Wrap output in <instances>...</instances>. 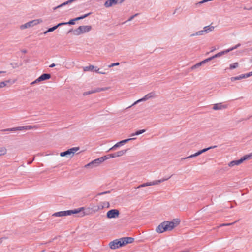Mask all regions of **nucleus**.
<instances>
[{"instance_id": "obj_1", "label": "nucleus", "mask_w": 252, "mask_h": 252, "mask_svg": "<svg viewBox=\"0 0 252 252\" xmlns=\"http://www.w3.org/2000/svg\"><path fill=\"white\" fill-rule=\"evenodd\" d=\"M178 219H174L171 221H164L160 224L156 228V231L158 233H163L166 231H170L179 224Z\"/></svg>"}, {"instance_id": "obj_2", "label": "nucleus", "mask_w": 252, "mask_h": 252, "mask_svg": "<svg viewBox=\"0 0 252 252\" xmlns=\"http://www.w3.org/2000/svg\"><path fill=\"white\" fill-rule=\"evenodd\" d=\"M84 210V207H81L72 210L63 211L55 213L53 214V216L55 217H63L79 213L78 216L82 217L86 215L85 212H83Z\"/></svg>"}, {"instance_id": "obj_3", "label": "nucleus", "mask_w": 252, "mask_h": 252, "mask_svg": "<svg viewBox=\"0 0 252 252\" xmlns=\"http://www.w3.org/2000/svg\"><path fill=\"white\" fill-rule=\"evenodd\" d=\"M91 29L92 27L91 26H80L75 30H73L72 29L70 30L68 33L72 32L74 35H79L89 32Z\"/></svg>"}, {"instance_id": "obj_4", "label": "nucleus", "mask_w": 252, "mask_h": 252, "mask_svg": "<svg viewBox=\"0 0 252 252\" xmlns=\"http://www.w3.org/2000/svg\"><path fill=\"white\" fill-rule=\"evenodd\" d=\"M42 22L43 20L41 19H35L21 25L20 28L21 29H27L36 25Z\"/></svg>"}, {"instance_id": "obj_5", "label": "nucleus", "mask_w": 252, "mask_h": 252, "mask_svg": "<svg viewBox=\"0 0 252 252\" xmlns=\"http://www.w3.org/2000/svg\"><path fill=\"white\" fill-rule=\"evenodd\" d=\"M79 147H73L67 150L66 151L60 153V155L61 157H66L68 158H72L75 152L78 151Z\"/></svg>"}, {"instance_id": "obj_6", "label": "nucleus", "mask_w": 252, "mask_h": 252, "mask_svg": "<svg viewBox=\"0 0 252 252\" xmlns=\"http://www.w3.org/2000/svg\"><path fill=\"white\" fill-rule=\"evenodd\" d=\"M156 96H157L155 92H151L147 94H146L143 98H142L140 99H138V100L135 101L132 104V105H134L136 104L137 103L142 102V101H146L148 99L155 98L156 97Z\"/></svg>"}, {"instance_id": "obj_7", "label": "nucleus", "mask_w": 252, "mask_h": 252, "mask_svg": "<svg viewBox=\"0 0 252 252\" xmlns=\"http://www.w3.org/2000/svg\"><path fill=\"white\" fill-rule=\"evenodd\" d=\"M168 179V178H163V179H161L160 180L153 181L152 182L145 183H143V184L139 185V186H138L137 187V188L139 189L140 188L145 187L148 186H153V185H158L161 182H163L167 180Z\"/></svg>"}, {"instance_id": "obj_8", "label": "nucleus", "mask_w": 252, "mask_h": 252, "mask_svg": "<svg viewBox=\"0 0 252 252\" xmlns=\"http://www.w3.org/2000/svg\"><path fill=\"white\" fill-rule=\"evenodd\" d=\"M120 212L117 209H111L108 211L106 213V217L108 219H116L119 217Z\"/></svg>"}, {"instance_id": "obj_9", "label": "nucleus", "mask_w": 252, "mask_h": 252, "mask_svg": "<svg viewBox=\"0 0 252 252\" xmlns=\"http://www.w3.org/2000/svg\"><path fill=\"white\" fill-rule=\"evenodd\" d=\"M217 147V146H211V147H209L208 148H205V149H203L201 150H200L198 152L195 153V154H192L186 158H183V159H188V158H194V157H197L199 155H200V154L207 151L208 150H210V149H211L212 148H216Z\"/></svg>"}, {"instance_id": "obj_10", "label": "nucleus", "mask_w": 252, "mask_h": 252, "mask_svg": "<svg viewBox=\"0 0 252 252\" xmlns=\"http://www.w3.org/2000/svg\"><path fill=\"white\" fill-rule=\"evenodd\" d=\"M248 159H249V156H247V155H245L239 160H233L230 162L228 164V166L230 167H232L236 165H239L240 164H241L244 161Z\"/></svg>"}, {"instance_id": "obj_11", "label": "nucleus", "mask_w": 252, "mask_h": 252, "mask_svg": "<svg viewBox=\"0 0 252 252\" xmlns=\"http://www.w3.org/2000/svg\"><path fill=\"white\" fill-rule=\"evenodd\" d=\"M110 248L112 249H116L123 246L121 239H116L109 243Z\"/></svg>"}, {"instance_id": "obj_12", "label": "nucleus", "mask_w": 252, "mask_h": 252, "mask_svg": "<svg viewBox=\"0 0 252 252\" xmlns=\"http://www.w3.org/2000/svg\"><path fill=\"white\" fill-rule=\"evenodd\" d=\"M125 0H121L119 3H122ZM119 2V0H108L105 1L104 5L105 7L108 8L113 5L117 4Z\"/></svg>"}, {"instance_id": "obj_13", "label": "nucleus", "mask_w": 252, "mask_h": 252, "mask_svg": "<svg viewBox=\"0 0 252 252\" xmlns=\"http://www.w3.org/2000/svg\"><path fill=\"white\" fill-rule=\"evenodd\" d=\"M227 105L223 104L222 103L215 104L213 105V109L214 110H220L225 109L227 108Z\"/></svg>"}, {"instance_id": "obj_14", "label": "nucleus", "mask_w": 252, "mask_h": 252, "mask_svg": "<svg viewBox=\"0 0 252 252\" xmlns=\"http://www.w3.org/2000/svg\"><path fill=\"white\" fill-rule=\"evenodd\" d=\"M123 246L132 243L134 241V238L132 237H123L121 238Z\"/></svg>"}, {"instance_id": "obj_15", "label": "nucleus", "mask_w": 252, "mask_h": 252, "mask_svg": "<svg viewBox=\"0 0 252 252\" xmlns=\"http://www.w3.org/2000/svg\"><path fill=\"white\" fill-rule=\"evenodd\" d=\"M98 165H99L97 164V162L94 159L93 161H91V162L89 163L88 164H86L85 167L86 168L91 167V168H93Z\"/></svg>"}, {"instance_id": "obj_16", "label": "nucleus", "mask_w": 252, "mask_h": 252, "mask_svg": "<svg viewBox=\"0 0 252 252\" xmlns=\"http://www.w3.org/2000/svg\"><path fill=\"white\" fill-rule=\"evenodd\" d=\"M245 78H248V76H247V73L245 74H241L238 76L231 77V81H234L235 80H239Z\"/></svg>"}, {"instance_id": "obj_17", "label": "nucleus", "mask_w": 252, "mask_h": 252, "mask_svg": "<svg viewBox=\"0 0 252 252\" xmlns=\"http://www.w3.org/2000/svg\"><path fill=\"white\" fill-rule=\"evenodd\" d=\"M214 27L211 25L205 26L203 28L205 34L210 32L214 30Z\"/></svg>"}, {"instance_id": "obj_18", "label": "nucleus", "mask_w": 252, "mask_h": 252, "mask_svg": "<svg viewBox=\"0 0 252 252\" xmlns=\"http://www.w3.org/2000/svg\"><path fill=\"white\" fill-rule=\"evenodd\" d=\"M41 81L48 80L51 78V75L50 74L44 73L42 74L39 77Z\"/></svg>"}, {"instance_id": "obj_19", "label": "nucleus", "mask_w": 252, "mask_h": 252, "mask_svg": "<svg viewBox=\"0 0 252 252\" xmlns=\"http://www.w3.org/2000/svg\"><path fill=\"white\" fill-rule=\"evenodd\" d=\"M127 150H128V149L123 150H121L115 153L114 154H115V157H119L122 156L123 155L125 154V153L127 151Z\"/></svg>"}, {"instance_id": "obj_20", "label": "nucleus", "mask_w": 252, "mask_h": 252, "mask_svg": "<svg viewBox=\"0 0 252 252\" xmlns=\"http://www.w3.org/2000/svg\"><path fill=\"white\" fill-rule=\"evenodd\" d=\"M103 208L101 202L99 203L97 205L94 207V211L97 212L99 210H102Z\"/></svg>"}, {"instance_id": "obj_21", "label": "nucleus", "mask_w": 252, "mask_h": 252, "mask_svg": "<svg viewBox=\"0 0 252 252\" xmlns=\"http://www.w3.org/2000/svg\"><path fill=\"white\" fill-rule=\"evenodd\" d=\"M227 53H228V51H227L226 50H225L224 51H221L220 52H219V53L215 54V55H214V57H215V58L220 57Z\"/></svg>"}, {"instance_id": "obj_22", "label": "nucleus", "mask_w": 252, "mask_h": 252, "mask_svg": "<svg viewBox=\"0 0 252 252\" xmlns=\"http://www.w3.org/2000/svg\"><path fill=\"white\" fill-rule=\"evenodd\" d=\"M123 145L121 142L120 141L118 143H117L116 144H115L113 147H112L111 148H110L108 151H112V150H115L117 148L119 147V146H121Z\"/></svg>"}, {"instance_id": "obj_23", "label": "nucleus", "mask_w": 252, "mask_h": 252, "mask_svg": "<svg viewBox=\"0 0 252 252\" xmlns=\"http://www.w3.org/2000/svg\"><path fill=\"white\" fill-rule=\"evenodd\" d=\"M7 151V149L5 147H0V156L5 155Z\"/></svg>"}, {"instance_id": "obj_24", "label": "nucleus", "mask_w": 252, "mask_h": 252, "mask_svg": "<svg viewBox=\"0 0 252 252\" xmlns=\"http://www.w3.org/2000/svg\"><path fill=\"white\" fill-rule=\"evenodd\" d=\"M205 34V33L204 31V30H200L199 31L197 32L196 33L192 34L191 35V36H198V35H202Z\"/></svg>"}, {"instance_id": "obj_25", "label": "nucleus", "mask_w": 252, "mask_h": 252, "mask_svg": "<svg viewBox=\"0 0 252 252\" xmlns=\"http://www.w3.org/2000/svg\"><path fill=\"white\" fill-rule=\"evenodd\" d=\"M103 157H104V158L105 160H107L108 159H109L110 158H116L114 153L110 154H108V155H105V156H103Z\"/></svg>"}, {"instance_id": "obj_26", "label": "nucleus", "mask_w": 252, "mask_h": 252, "mask_svg": "<svg viewBox=\"0 0 252 252\" xmlns=\"http://www.w3.org/2000/svg\"><path fill=\"white\" fill-rule=\"evenodd\" d=\"M38 127L37 126H31V125L25 126V130H30V129H33V128L36 129Z\"/></svg>"}, {"instance_id": "obj_27", "label": "nucleus", "mask_w": 252, "mask_h": 252, "mask_svg": "<svg viewBox=\"0 0 252 252\" xmlns=\"http://www.w3.org/2000/svg\"><path fill=\"white\" fill-rule=\"evenodd\" d=\"M69 4V2H68V1L67 0V1L64 2L63 3H62L61 4H60V5H58V6L55 7H54L53 8V9L55 10H56V9H57L58 8L62 7L63 6H64L66 5Z\"/></svg>"}, {"instance_id": "obj_28", "label": "nucleus", "mask_w": 252, "mask_h": 252, "mask_svg": "<svg viewBox=\"0 0 252 252\" xmlns=\"http://www.w3.org/2000/svg\"><path fill=\"white\" fill-rule=\"evenodd\" d=\"M94 68V66H93V65H90V66H86V67H84V70L85 71H92L93 70V69Z\"/></svg>"}, {"instance_id": "obj_29", "label": "nucleus", "mask_w": 252, "mask_h": 252, "mask_svg": "<svg viewBox=\"0 0 252 252\" xmlns=\"http://www.w3.org/2000/svg\"><path fill=\"white\" fill-rule=\"evenodd\" d=\"M95 160H96V161L97 162V163L98 165H99L100 164H101V163H102L103 162H104L105 161V159H104L103 157L99 158L97 159H95Z\"/></svg>"}, {"instance_id": "obj_30", "label": "nucleus", "mask_w": 252, "mask_h": 252, "mask_svg": "<svg viewBox=\"0 0 252 252\" xmlns=\"http://www.w3.org/2000/svg\"><path fill=\"white\" fill-rule=\"evenodd\" d=\"M57 28V26H55L52 28L48 29V30L47 31H46V32H45L44 33L46 34L48 32H52L54 31V30H55Z\"/></svg>"}, {"instance_id": "obj_31", "label": "nucleus", "mask_w": 252, "mask_h": 252, "mask_svg": "<svg viewBox=\"0 0 252 252\" xmlns=\"http://www.w3.org/2000/svg\"><path fill=\"white\" fill-rule=\"evenodd\" d=\"M145 132V129L140 130H138V131H136L134 133H132V135H140L141 134Z\"/></svg>"}, {"instance_id": "obj_32", "label": "nucleus", "mask_w": 252, "mask_h": 252, "mask_svg": "<svg viewBox=\"0 0 252 252\" xmlns=\"http://www.w3.org/2000/svg\"><path fill=\"white\" fill-rule=\"evenodd\" d=\"M10 82V80H7L6 81H3L0 82V88H3L6 86L7 83Z\"/></svg>"}, {"instance_id": "obj_33", "label": "nucleus", "mask_w": 252, "mask_h": 252, "mask_svg": "<svg viewBox=\"0 0 252 252\" xmlns=\"http://www.w3.org/2000/svg\"><path fill=\"white\" fill-rule=\"evenodd\" d=\"M238 66V63H234L230 65V69H233L237 68Z\"/></svg>"}, {"instance_id": "obj_34", "label": "nucleus", "mask_w": 252, "mask_h": 252, "mask_svg": "<svg viewBox=\"0 0 252 252\" xmlns=\"http://www.w3.org/2000/svg\"><path fill=\"white\" fill-rule=\"evenodd\" d=\"M135 139H136L135 138H131L123 140L121 141V142L122 145H123L130 140H135Z\"/></svg>"}, {"instance_id": "obj_35", "label": "nucleus", "mask_w": 252, "mask_h": 252, "mask_svg": "<svg viewBox=\"0 0 252 252\" xmlns=\"http://www.w3.org/2000/svg\"><path fill=\"white\" fill-rule=\"evenodd\" d=\"M103 208H109L110 206L109 203L108 202H101Z\"/></svg>"}, {"instance_id": "obj_36", "label": "nucleus", "mask_w": 252, "mask_h": 252, "mask_svg": "<svg viewBox=\"0 0 252 252\" xmlns=\"http://www.w3.org/2000/svg\"><path fill=\"white\" fill-rule=\"evenodd\" d=\"M240 46V44H238L237 45H236L235 46H234L233 47H232L231 48H229V49H226L227 51H228V52H230V51H232L233 50H234V49H237L238 47H239V46Z\"/></svg>"}, {"instance_id": "obj_37", "label": "nucleus", "mask_w": 252, "mask_h": 252, "mask_svg": "<svg viewBox=\"0 0 252 252\" xmlns=\"http://www.w3.org/2000/svg\"><path fill=\"white\" fill-rule=\"evenodd\" d=\"M15 131L25 130V126L14 127Z\"/></svg>"}, {"instance_id": "obj_38", "label": "nucleus", "mask_w": 252, "mask_h": 252, "mask_svg": "<svg viewBox=\"0 0 252 252\" xmlns=\"http://www.w3.org/2000/svg\"><path fill=\"white\" fill-rule=\"evenodd\" d=\"M40 82H41V80H40L39 78L38 77L37 79H36V80H35L34 81L32 82L31 83V85H34L36 83H39Z\"/></svg>"}, {"instance_id": "obj_39", "label": "nucleus", "mask_w": 252, "mask_h": 252, "mask_svg": "<svg viewBox=\"0 0 252 252\" xmlns=\"http://www.w3.org/2000/svg\"><path fill=\"white\" fill-rule=\"evenodd\" d=\"M75 21H75V19H71L69 22H66V23H67V24L74 25L75 24Z\"/></svg>"}, {"instance_id": "obj_40", "label": "nucleus", "mask_w": 252, "mask_h": 252, "mask_svg": "<svg viewBox=\"0 0 252 252\" xmlns=\"http://www.w3.org/2000/svg\"><path fill=\"white\" fill-rule=\"evenodd\" d=\"M120 64L119 63H111L110 65L108 66L109 68L114 67L115 66H118Z\"/></svg>"}, {"instance_id": "obj_41", "label": "nucleus", "mask_w": 252, "mask_h": 252, "mask_svg": "<svg viewBox=\"0 0 252 252\" xmlns=\"http://www.w3.org/2000/svg\"><path fill=\"white\" fill-rule=\"evenodd\" d=\"M94 93V92H93V90H92V91H88V92H85L83 93V95H88V94H93Z\"/></svg>"}, {"instance_id": "obj_42", "label": "nucleus", "mask_w": 252, "mask_h": 252, "mask_svg": "<svg viewBox=\"0 0 252 252\" xmlns=\"http://www.w3.org/2000/svg\"><path fill=\"white\" fill-rule=\"evenodd\" d=\"M200 63H196V64H195L194 65L192 66L191 67V69H194L195 68H196L197 67H199V66H200Z\"/></svg>"}, {"instance_id": "obj_43", "label": "nucleus", "mask_w": 252, "mask_h": 252, "mask_svg": "<svg viewBox=\"0 0 252 252\" xmlns=\"http://www.w3.org/2000/svg\"><path fill=\"white\" fill-rule=\"evenodd\" d=\"M3 131H15L14 127L2 130Z\"/></svg>"}, {"instance_id": "obj_44", "label": "nucleus", "mask_w": 252, "mask_h": 252, "mask_svg": "<svg viewBox=\"0 0 252 252\" xmlns=\"http://www.w3.org/2000/svg\"><path fill=\"white\" fill-rule=\"evenodd\" d=\"M91 14V12L88 13L87 14H85L84 15H82V16H80V18H81V19H84L85 18L87 17L89 15H90Z\"/></svg>"}, {"instance_id": "obj_45", "label": "nucleus", "mask_w": 252, "mask_h": 252, "mask_svg": "<svg viewBox=\"0 0 252 252\" xmlns=\"http://www.w3.org/2000/svg\"><path fill=\"white\" fill-rule=\"evenodd\" d=\"M10 65L12 66L13 68H15L19 66L17 63H12L10 64Z\"/></svg>"}, {"instance_id": "obj_46", "label": "nucleus", "mask_w": 252, "mask_h": 252, "mask_svg": "<svg viewBox=\"0 0 252 252\" xmlns=\"http://www.w3.org/2000/svg\"><path fill=\"white\" fill-rule=\"evenodd\" d=\"M94 93L101 92L100 88H97L93 90Z\"/></svg>"}, {"instance_id": "obj_47", "label": "nucleus", "mask_w": 252, "mask_h": 252, "mask_svg": "<svg viewBox=\"0 0 252 252\" xmlns=\"http://www.w3.org/2000/svg\"><path fill=\"white\" fill-rule=\"evenodd\" d=\"M109 89H110V87H103V88H100V90H101V91H104L108 90Z\"/></svg>"}, {"instance_id": "obj_48", "label": "nucleus", "mask_w": 252, "mask_h": 252, "mask_svg": "<svg viewBox=\"0 0 252 252\" xmlns=\"http://www.w3.org/2000/svg\"><path fill=\"white\" fill-rule=\"evenodd\" d=\"M67 25V23L66 22H63V23H59L57 25H56V26H57V28L61 26H62V25Z\"/></svg>"}, {"instance_id": "obj_49", "label": "nucleus", "mask_w": 252, "mask_h": 252, "mask_svg": "<svg viewBox=\"0 0 252 252\" xmlns=\"http://www.w3.org/2000/svg\"><path fill=\"white\" fill-rule=\"evenodd\" d=\"M207 62H208V61H207V60L206 59H205V60L200 62L199 63H200V65H201L206 63Z\"/></svg>"}, {"instance_id": "obj_50", "label": "nucleus", "mask_w": 252, "mask_h": 252, "mask_svg": "<svg viewBox=\"0 0 252 252\" xmlns=\"http://www.w3.org/2000/svg\"><path fill=\"white\" fill-rule=\"evenodd\" d=\"M233 223H223L220 225V226H230L232 225Z\"/></svg>"}, {"instance_id": "obj_51", "label": "nucleus", "mask_w": 252, "mask_h": 252, "mask_svg": "<svg viewBox=\"0 0 252 252\" xmlns=\"http://www.w3.org/2000/svg\"><path fill=\"white\" fill-rule=\"evenodd\" d=\"M138 14H136L132 16H131L128 19V21H131L134 17L136 16Z\"/></svg>"}, {"instance_id": "obj_52", "label": "nucleus", "mask_w": 252, "mask_h": 252, "mask_svg": "<svg viewBox=\"0 0 252 252\" xmlns=\"http://www.w3.org/2000/svg\"><path fill=\"white\" fill-rule=\"evenodd\" d=\"M110 193V191H105V192L99 193L98 195H103V194H107V193Z\"/></svg>"}, {"instance_id": "obj_53", "label": "nucleus", "mask_w": 252, "mask_h": 252, "mask_svg": "<svg viewBox=\"0 0 252 252\" xmlns=\"http://www.w3.org/2000/svg\"><path fill=\"white\" fill-rule=\"evenodd\" d=\"M214 59H215V57H214V56H212L211 57H209V58H207V60L208 62H209V61H211L212 60H213Z\"/></svg>"}, {"instance_id": "obj_54", "label": "nucleus", "mask_w": 252, "mask_h": 252, "mask_svg": "<svg viewBox=\"0 0 252 252\" xmlns=\"http://www.w3.org/2000/svg\"><path fill=\"white\" fill-rule=\"evenodd\" d=\"M96 72H98V73L101 74H105V72H102V71H99V69L95 70Z\"/></svg>"}, {"instance_id": "obj_55", "label": "nucleus", "mask_w": 252, "mask_h": 252, "mask_svg": "<svg viewBox=\"0 0 252 252\" xmlns=\"http://www.w3.org/2000/svg\"><path fill=\"white\" fill-rule=\"evenodd\" d=\"M247 76H248V77H250L251 76H252V71L247 73Z\"/></svg>"}, {"instance_id": "obj_56", "label": "nucleus", "mask_w": 252, "mask_h": 252, "mask_svg": "<svg viewBox=\"0 0 252 252\" xmlns=\"http://www.w3.org/2000/svg\"><path fill=\"white\" fill-rule=\"evenodd\" d=\"M247 156H249V159L252 158V153H250L249 155H247Z\"/></svg>"}, {"instance_id": "obj_57", "label": "nucleus", "mask_w": 252, "mask_h": 252, "mask_svg": "<svg viewBox=\"0 0 252 252\" xmlns=\"http://www.w3.org/2000/svg\"><path fill=\"white\" fill-rule=\"evenodd\" d=\"M75 0H68V1L69 2V4L71 3L72 2L75 1Z\"/></svg>"}, {"instance_id": "obj_58", "label": "nucleus", "mask_w": 252, "mask_h": 252, "mask_svg": "<svg viewBox=\"0 0 252 252\" xmlns=\"http://www.w3.org/2000/svg\"><path fill=\"white\" fill-rule=\"evenodd\" d=\"M75 0H68V1L69 2V4L71 3L72 2L75 1Z\"/></svg>"}, {"instance_id": "obj_59", "label": "nucleus", "mask_w": 252, "mask_h": 252, "mask_svg": "<svg viewBox=\"0 0 252 252\" xmlns=\"http://www.w3.org/2000/svg\"><path fill=\"white\" fill-rule=\"evenodd\" d=\"M74 19H75V21H78V20H81V18H80V17H78L75 18Z\"/></svg>"}, {"instance_id": "obj_60", "label": "nucleus", "mask_w": 252, "mask_h": 252, "mask_svg": "<svg viewBox=\"0 0 252 252\" xmlns=\"http://www.w3.org/2000/svg\"><path fill=\"white\" fill-rule=\"evenodd\" d=\"M55 65H55V63H52V64H51L49 66V67H55Z\"/></svg>"}, {"instance_id": "obj_61", "label": "nucleus", "mask_w": 252, "mask_h": 252, "mask_svg": "<svg viewBox=\"0 0 252 252\" xmlns=\"http://www.w3.org/2000/svg\"><path fill=\"white\" fill-rule=\"evenodd\" d=\"M21 52L23 53H27V50H25V49H23L22 50H21Z\"/></svg>"}, {"instance_id": "obj_62", "label": "nucleus", "mask_w": 252, "mask_h": 252, "mask_svg": "<svg viewBox=\"0 0 252 252\" xmlns=\"http://www.w3.org/2000/svg\"><path fill=\"white\" fill-rule=\"evenodd\" d=\"M245 8L246 9H248V10L252 9V7H250V8L245 7Z\"/></svg>"}, {"instance_id": "obj_63", "label": "nucleus", "mask_w": 252, "mask_h": 252, "mask_svg": "<svg viewBox=\"0 0 252 252\" xmlns=\"http://www.w3.org/2000/svg\"><path fill=\"white\" fill-rule=\"evenodd\" d=\"M6 72L5 71H0V73H5Z\"/></svg>"}, {"instance_id": "obj_64", "label": "nucleus", "mask_w": 252, "mask_h": 252, "mask_svg": "<svg viewBox=\"0 0 252 252\" xmlns=\"http://www.w3.org/2000/svg\"><path fill=\"white\" fill-rule=\"evenodd\" d=\"M250 62L252 63V57L250 59Z\"/></svg>"}]
</instances>
